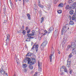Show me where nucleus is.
<instances>
[{
    "label": "nucleus",
    "instance_id": "4be33fe9",
    "mask_svg": "<svg viewBox=\"0 0 76 76\" xmlns=\"http://www.w3.org/2000/svg\"><path fill=\"white\" fill-rule=\"evenodd\" d=\"M1 74H4V75H7V73H5V71H4V70L3 71H2L1 72Z\"/></svg>",
    "mask_w": 76,
    "mask_h": 76
},
{
    "label": "nucleus",
    "instance_id": "f03ea898",
    "mask_svg": "<svg viewBox=\"0 0 76 76\" xmlns=\"http://www.w3.org/2000/svg\"><path fill=\"white\" fill-rule=\"evenodd\" d=\"M69 13L71 15H73L72 18V20H75L76 22V14L75 13V11L73 10H71L69 12Z\"/></svg>",
    "mask_w": 76,
    "mask_h": 76
},
{
    "label": "nucleus",
    "instance_id": "a18cd8bd",
    "mask_svg": "<svg viewBox=\"0 0 76 76\" xmlns=\"http://www.w3.org/2000/svg\"><path fill=\"white\" fill-rule=\"evenodd\" d=\"M26 2H28L29 1V0H25Z\"/></svg>",
    "mask_w": 76,
    "mask_h": 76
},
{
    "label": "nucleus",
    "instance_id": "e433bc0d",
    "mask_svg": "<svg viewBox=\"0 0 76 76\" xmlns=\"http://www.w3.org/2000/svg\"><path fill=\"white\" fill-rule=\"evenodd\" d=\"M28 27H26V31H27V30H28Z\"/></svg>",
    "mask_w": 76,
    "mask_h": 76
},
{
    "label": "nucleus",
    "instance_id": "20e7f679",
    "mask_svg": "<svg viewBox=\"0 0 76 76\" xmlns=\"http://www.w3.org/2000/svg\"><path fill=\"white\" fill-rule=\"evenodd\" d=\"M47 44V40H45V41L43 42L42 43L41 46L40 48L42 50L44 48V47H45L46 46V45Z\"/></svg>",
    "mask_w": 76,
    "mask_h": 76
},
{
    "label": "nucleus",
    "instance_id": "412c9836",
    "mask_svg": "<svg viewBox=\"0 0 76 76\" xmlns=\"http://www.w3.org/2000/svg\"><path fill=\"white\" fill-rule=\"evenodd\" d=\"M23 67V68H26V67H27V65H26V64H23V66H22Z\"/></svg>",
    "mask_w": 76,
    "mask_h": 76
},
{
    "label": "nucleus",
    "instance_id": "f8f14e48",
    "mask_svg": "<svg viewBox=\"0 0 76 76\" xmlns=\"http://www.w3.org/2000/svg\"><path fill=\"white\" fill-rule=\"evenodd\" d=\"M53 31V27H51L49 29V30L48 31V34H50V33H51L52 31Z\"/></svg>",
    "mask_w": 76,
    "mask_h": 76
},
{
    "label": "nucleus",
    "instance_id": "58836bf2",
    "mask_svg": "<svg viewBox=\"0 0 76 76\" xmlns=\"http://www.w3.org/2000/svg\"><path fill=\"white\" fill-rule=\"evenodd\" d=\"M69 71H70V72H69L70 74H72V70H71V69H69Z\"/></svg>",
    "mask_w": 76,
    "mask_h": 76
},
{
    "label": "nucleus",
    "instance_id": "37998d69",
    "mask_svg": "<svg viewBox=\"0 0 76 76\" xmlns=\"http://www.w3.org/2000/svg\"><path fill=\"white\" fill-rule=\"evenodd\" d=\"M32 36H31L30 37H30V38H31V39H33L34 38L33 37H32Z\"/></svg>",
    "mask_w": 76,
    "mask_h": 76
},
{
    "label": "nucleus",
    "instance_id": "72a5a7b5",
    "mask_svg": "<svg viewBox=\"0 0 76 76\" xmlns=\"http://www.w3.org/2000/svg\"><path fill=\"white\" fill-rule=\"evenodd\" d=\"M72 0H69V2L70 3H73V1H72Z\"/></svg>",
    "mask_w": 76,
    "mask_h": 76
},
{
    "label": "nucleus",
    "instance_id": "6e6d98bb",
    "mask_svg": "<svg viewBox=\"0 0 76 76\" xmlns=\"http://www.w3.org/2000/svg\"><path fill=\"white\" fill-rule=\"evenodd\" d=\"M10 3L11 4V3H12V2H11V1H10Z\"/></svg>",
    "mask_w": 76,
    "mask_h": 76
},
{
    "label": "nucleus",
    "instance_id": "1a4fd4ad",
    "mask_svg": "<svg viewBox=\"0 0 76 76\" xmlns=\"http://www.w3.org/2000/svg\"><path fill=\"white\" fill-rule=\"evenodd\" d=\"M71 62V61H70L68 60L67 61V64L66 65V67L69 68L70 66V63Z\"/></svg>",
    "mask_w": 76,
    "mask_h": 76
},
{
    "label": "nucleus",
    "instance_id": "dca6fc26",
    "mask_svg": "<svg viewBox=\"0 0 76 76\" xmlns=\"http://www.w3.org/2000/svg\"><path fill=\"white\" fill-rule=\"evenodd\" d=\"M69 24L70 25H74V22L70 20L69 22Z\"/></svg>",
    "mask_w": 76,
    "mask_h": 76
},
{
    "label": "nucleus",
    "instance_id": "ea45409f",
    "mask_svg": "<svg viewBox=\"0 0 76 76\" xmlns=\"http://www.w3.org/2000/svg\"><path fill=\"white\" fill-rule=\"evenodd\" d=\"M6 8H4V12H6Z\"/></svg>",
    "mask_w": 76,
    "mask_h": 76
},
{
    "label": "nucleus",
    "instance_id": "7c9ffc66",
    "mask_svg": "<svg viewBox=\"0 0 76 76\" xmlns=\"http://www.w3.org/2000/svg\"><path fill=\"white\" fill-rule=\"evenodd\" d=\"M4 70V69H3V68H1L0 69V72L1 73L2 72H3V71Z\"/></svg>",
    "mask_w": 76,
    "mask_h": 76
},
{
    "label": "nucleus",
    "instance_id": "9d476101",
    "mask_svg": "<svg viewBox=\"0 0 76 76\" xmlns=\"http://www.w3.org/2000/svg\"><path fill=\"white\" fill-rule=\"evenodd\" d=\"M10 40V35L9 34H8L7 35V39L6 40V41H7L6 44L9 42Z\"/></svg>",
    "mask_w": 76,
    "mask_h": 76
},
{
    "label": "nucleus",
    "instance_id": "bb28decb",
    "mask_svg": "<svg viewBox=\"0 0 76 76\" xmlns=\"http://www.w3.org/2000/svg\"><path fill=\"white\" fill-rule=\"evenodd\" d=\"M73 56V55H72V53L70 54L69 56V58H70L71 57H72V56Z\"/></svg>",
    "mask_w": 76,
    "mask_h": 76
},
{
    "label": "nucleus",
    "instance_id": "de8ad7c7",
    "mask_svg": "<svg viewBox=\"0 0 76 76\" xmlns=\"http://www.w3.org/2000/svg\"><path fill=\"white\" fill-rule=\"evenodd\" d=\"M66 51H68V50H69V49H68V48H66Z\"/></svg>",
    "mask_w": 76,
    "mask_h": 76
},
{
    "label": "nucleus",
    "instance_id": "3c124183",
    "mask_svg": "<svg viewBox=\"0 0 76 76\" xmlns=\"http://www.w3.org/2000/svg\"><path fill=\"white\" fill-rule=\"evenodd\" d=\"M39 14L40 15H41V12H40L39 13Z\"/></svg>",
    "mask_w": 76,
    "mask_h": 76
},
{
    "label": "nucleus",
    "instance_id": "9b49d317",
    "mask_svg": "<svg viewBox=\"0 0 76 76\" xmlns=\"http://www.w3.org/2000/svg\"><path fill=\"white\" fill-rule=\"evenodd\" d=\"M35 33H32L30 34H27V36L28 37H33V36H34V35H35Z\"/></svg>",
    "mask_w": 76,
    "mask_h": 76
},
{
    "label": "nucleus",
    "instance_id": "4c0bfd02",
    "mask_svg": "<svg viewBox=\"0 0 76 76\" xmlns=\"http://www.w3.org/2000/svg\"><path fill=\"white\" fill-rule=\"evenodd\" d=\"M70 47H71V46L70 45H69L67 46L68 48H70Z\"/></svg>",
    "mask_w": 76,
    "mask_h": 76
},
{
    "label": "nucleus",
    "instance_id": "f3484780",
    "mask_svg": "<svg viewBox=\"0 0 76 76\" xmlns=\"http://www.w3.org/2000/svg\"><path fill=\"white\" fill-rule=\"evenodd\" d=\"M53 56V54H52L50 55V62H51L52 61V56Z\"/></svg>",
    "mask_w": 76,
    "mask_h": 76
},
{
    "label": "nucleus",
    "instance_id": "7ed1b4c3",
    "mask_svg": "<svg viewBox=\"0 0 76 76\" xmlns=\"http://www.w3.org/2000/svg\"><path fill=\"white\" fill-rule=\"evenodd\" d=\"M71 48L72 50V53H73V52L75 51V48H76V42H72L71 43Z\"/></svg>",
    "mask_w": 76,
    "mask_h": 76
},
{
    "label": "nucleus",
    "instance_id": "423d86ee",
    "mask_svg": "<svg viewBox=\"0 0 76 76\" xmlns=\"http://www.w3.org/2000/svg\"><path fill=\"white\" fill-rule=\"evenodd\" d=\"M34 48H35L36 52H37L38 50V45H36V43H35L33 45V47L31 48V50H34Z\"/></svg>",
    "mask_w": 76,
    "mask_h": 76
},
{
    "label": "nucleus",
    "instance_id": "a211bd4d",
    "mask_svg": "<svg viewBox=\"0 0 76 76\" xmlns=\"http://www.w3.org/2000/svg\"><path fill=\"white\" fill-rule=\"evenodd\" d=\"M32 55H33V53H31L30 52H29L27 54V56H32Z\"/></svg>",
    "mask_w": 76,
    "mask_h": 76
},
{
    "label": "nucleus",
    "instance_id": "cd10ccee",
    "mask_svg": "<svg viewBox=\"0 0 76 76\" xmlns=\"http://www.w3.org/2000/svg\"><path fill=\"white\" fill-rule=\"evenodd\" d=\"M31 41V38H27L26 40V41Z\"/></svg>",
    "mask_w": 76,
    "mask_h": 76
},
{
    "label": "nucleus",
    "instance_id": "79ce46f5",
    "mask_svg": "<svg viewBox=\"0 0 76 76\" xmlns=\"http://www.w3.org/2000/svg\"><path fill=\"white\" fill-rule=\"evenodd\" d=\"M23 5H24V3H25V0H23Z\"/></svg>",
    "mask_w": 76,
    "mask_h": 76
},
{
    "label": "nucleus",
    "instance_id": "5fc2aeb1",
    "mask_svg": "<svg viewBox=\"0 0 76 76\" xmlns=\"http://www.w3.org/2000/svg\"><path fill=\"white\" fill-rule=\"evenodd\" d=\"M34 9H36V8H35V6L34 7Z\"/></svg>",
    "mask_w": 76,
    "mask_h": 76
},
{
    "label": "nucleus",
    "instance_id": "6e6552de",
    "mask_svg": "<svg viewBox=\"0 0 76 76\" xmlns=\"http://www.w3.org/2000/svg\"><path fill=\"white\" fill-rule=\"evenodd\" d=\"M76 6V2H74L73 4V5H72L71 6L70 8L71 9H74V8Z\"/></svg>",
    "mask_w": 76,
    "mask_h": 76
},
{
    "label": "nucleus",
    "instance_id": "0eeeda50",
    "mask_svg": "<svg viewBox=\"0 0 76 76\" xmlns=\"http://www.w3.org/2000/svg\"><path fill=\"white\" fill-rule=\"evenodd\" d=\"M42 64V62H40L39 61H38V65L39 66V70L40 72H41V67L42 66L41 65Z\"/></svg>",
    "mask_w": 76,
    "mask_h": 76
},
{
    "label": "nucleus",
    "instance_id": "2eb2a0df",
    "mask_svg": "<svg viewBox=\"0 0 76 76\" xmlns=\"http://www.w3.org/2000/svg\"><path fill=\"white\" fill-rule=\"evenodd\" d=\"M65 9L66 10H67V9H71V8H70V7H69V5H67L65 7Z\"/></svg>",
    "mask_w": 76,
    "mask_h": 76
},
{
    "label": "nucleus",
    "instance_id": "864d4df0",
    "mask_svg": "<svg viewBox=\"0 0 76 76\" xmlns=\"http://www.w3.org/2000/svg\"><path fill=\"white\" fill-rule=\"evenodd\" d=\"M23 28H24V26H23Z\"/></svg>",
    "mask_w": 76,
    "mask_h": 76
},
{
    "label": "nucleus",
    "instance_id": "603ef678",
    "mask_svg": "<svg viewBox=\"0 0 76 76\" xmlns=\"http://www.w3.org/2000/svg\"><path fill=\"white\" fill-rule=\"evenodd\" d=\"M58 53L59 54H60V51H59V52H58Z\"/></svg>",
    "mask_w": 76,
    "mask_h": 76
},
{
    "label": "nucleus",
    "instance_id": "5701e85b",
    "mask_svg": "<svg viewBox=\"0 0 76 76\" xmlns=\"http://www.w3.org/2000/svg\"><path fill=\"white\" fill-rule=\"evenodd\" d=\"M64 43H63V44H64V43H66V41H67V39L64 38Z\"/></svg>",
    "mask_w": 76,
    "mask_h": 76
},
{
    "label": "nucleus",
    "instance_id": "2f4dec72",
    "mask_svg": "<svg viewBox=\"0 0 76 76\" xmlns=\"http://www.w3.org/2000/svg\"><path fill=\"white\" fill-rule=\"evenodd\" d=\"M26 58V59H25L24 60V62H25V63H26V62H27V61H28V60H27V58Z\"/></svg>",
    "mask_w": 76,
    "mask_h": 76
},
{
    "label": "nucleus",
    "instance_id": "c03bdc74",
    "mask_svg": "<svg viewBox=\"0 0 76 76\" xmlns=\"http://www.w3.org/2000/svg\"><path fill=\"white\" fill-rule=\"evenodd\" d=\"M19 1H21V0H18ZM15 1L16 2H18V0H15Z\"/></svg>",
    "mask_w": 76,
    "mask_h": 76
},
{
    "label": "nucleus",
    "instance_id": "39448f33",
    "mask_svg": "<svg viewBox=\"0 0 76 76\" xmlns=\"http://www.w3.org/2000/svg\"><path fill=\"white\" fill-rule=\"evenodd\" d=\"M67 27L66 26H64V27L62 28V31H61V34L62 35H63V34H64L67 31Z\"/></svg>",
    "mask_w": 76,
    "mask_h": 76
},
{
    "label": "nucleus",
    "instance_id": "052dcab7",
    "mask_svg": "<svg viewBox=\"0 0 76 76\" xmlns=\"http://www.w3.org/2000/svg\"><path fill=\"white\" fill-rule=\"evenodd\" d=\"M49 8H50V7H49Z\"/></svg>",
    "mask_w": 76,
    "mask_h": 76
},
{
    "label": "nucleus",
    "instance_id": "a878e982",
    "mask_svg": "<svg viewBox=\"0 0 76 76\" xmlns=\"http://www.w3.org/2000/svg\"><path fill=\"white\" fill-rule=\"evenodd\" d=\"M64 72H65L66 73H67L68 72V71H67V70L66 68H65V69H64Z\"/></svg>",
    "mask_w": 76,
    "mask_h": 76
},
{
    "label": "nucleus",
    "instance_id": "4468645a",
    "mask_svg": "<svg viewBox=\"0 0 76 76\" xmlns=\"http://www.w3.org/2000/svg\"><path fill=\"white\" fill-rule=\"evenodd\" d=\"M26 32V31H25V30H23V32H22V30H20V34H21V33H23V35H25V34Z\"/></svg>",
    "mask_w": 76,
    "mask_h": 76
},
{
    "label": "nucleus",
    "instance_id": "c85d7f7f",
    "mask_svg": "<svg viewBox=\"0 0 76 76\" xmlns=\"http://www.w3.org/2000/svg\"><path fill=\"white\" fill-rule=\"evenodd\" d=\"M43 21H44V18L43 17H42L41 19V23H42Z\"/></svg>",
    "mask_w": 76,
    "mask_h": 76
},
{
    "label": "nucleus",
    "instance_id": "ddd939ff",
    "mask_svg": "<svg viewBox=\"0 0 76 76\" xmlns=\"http://www.w3.org/2000/svg\"><path fill=\"white\" fill-rule=\"evenodd\" d=\"M38 5L39 6V7H41V8H44V6L42 5H41L40 4V1H39L38 2Z\"/></svg>",
    "mask_w": 76,
    "mask_h": 76
},
{
    "label": "nucleus",
    "instance_id": "13d9d810",
    "mask_svg": "<svg viewBox=\"0 0 76 76\" xmlns=\"http://www.w3.org/2000/svg\"><path fill=\"white\" fill-rule=\"evenodd\" d=\"M75 12L76 13V10H75Z\"/></svg>",
    "mask_w": 76,
    "mask_h": 76
},
{
    "label": "nucleus",
    "instance_id": "8fccbe9b",
    "mask_svg": "<svg viewBox=\"0 0 76 76\" xmlns=\"http://www.w3.org/2000/svg\"><path fill=\"white\" fill-rule=\"evenodd\" d=\"M55 2H57L58 1V0H54Z\"/></svg>",
    "mask_w": 76,
    "mask_h": 76
},
{
    "label": "nucleus",
    "instance_id": "f704fd0d",
    "mask_svg": "<svg viewBox=\"0 0 76 76\" xmlns=\"http://www.w3.org/2000/svg\"><path fill=\"white\" fill-rule=\"evenodd\" d=\"M69 20H72V17H71L70 16H69Z\"/></svg>",
    "mask_w": 76,
    "mask_h": 76
},
{
    "label": "nucleus",
    "instance_id": "b1692460",
    "mask_svg": "<svg viewBox=\"0 0 76 76\" xmlns=\"http://www.w3.org/2000/svg\"><path fill=\"white\" fill-rule=\"evenodd\" d=\"M57 12L58 13L60 14V13H62V11L61 10H59L57 11Z\"/></svg>",
    "mask_w": 76,
    "mask_h": 76
},
{
    "label": "nucleus",
    "instance_id": "bf43d9fd",
    "mask_svg": "<svg viewBox=\"0 0 76 76\" xmlns=\"http://www.w3.org/2000/svg\"><path fill=\"white\" fill-rule=\"evenodd\" d=\"M52 50H53V49L52 48Z\"/></svg>",
    "mask_w": 76,
    "mask_h": 76
},
{
    "label": "nucleus",
    "instance_id": "a19ab883",
    "mask_svg": "<svg viewBox=\"0 0 76 76\" xmlns=\"http://www.w3.org/2000/svg\"><path fill=\"white\" fill-rule=\"evenodd\" d=\"M32 33H33L34 34H35V31H34V30H32Z\"/></svg>",
    "mask_w": 76,
    "mask_h": 76
},
{
    "label": "nucleus",
    "instance_id": "c756f323",
    "mask_svg": "<svg viewBox=\"0 0 76 76\" xmlns=\"http://www.w3.org/2000/svg\"><path fill=\"white\" fill-rule=\"evenodd\" d=\"M34 76H38V72H35Z\"/></svg>",
    "mask_w": 76,
    "mask_h": 76
},
{
    "label": "nucleus",
    "instance_id": "4d7b16f0",
    "mask_svg": "<svg viewBox=\"0 0 76 76\" xmlns=\"http://www.w3.org/2000/svg\"><path fill=\"white\" fill-rule=\"evenodd\" d=\"M69 29V28H68V29Z\"/></svg>",
    "mask_w": 76,
    "mask_h": 76
},
{
    "label": "nucleus",
    "instance_id": "c9c22d12",
    "mask_svg": "<svg viewBox=\"0 0 76 76\" xmlns=\"http://www.w3.org/2000/svg\"><path fill=\"white\" fill-rule=\"evenodd\" d=\"M45 33H48V34H49V33H48V31H46V30H45Z\"/></svg>",
    "mask_w": 76,
    "mask_h": 76
},
{
    "label": "nucleus",
    "instance_id": "09e8293b",
    "mask_svg": "<svg viewBox=\"0 0 76 76\" xmlns=\"http://www.w3.org/2000/svg\"><path fill=\"white\" fill-rule=\"evenodd\" d=\"M24 71L25 72H26L27 71L26 69H24Z\"/></svg>",
    "mask_w": 76,
    "mask_h": 76
},
{
    "label": "nucleus",
    "instance_id": "aec40b11",
    "mask_svg": "<svg viewBox=\"0 0 76 76\" xmlns=\"http://www.w3.org/2000/svg\"><path fill=\"white\" fill-rule=\"evenodd\" d=\"M63 6H64L63 4L62 3H61L58 6L60 7H63Z\"/></svg>",
    "mask_w": 76,
    "mask_h": 76
},
{
    "label": "nucleus",
    "instance_id": "49530a36",
    "mask_svg": "<svg viewBox=\"0 0 76 76\" xmlns=\"http://www.w3.org/2000/svg\"><path fill=\"white\" fill-rule=\"evenodd\" d=\"M63 75V72H61V75Z\"/></svg>",
    "mask_w": 76,
    "mask_h": 76
},
{
    "label": "nucleus",
    "instance_id": "6ab92c4d",
    "mask_svg": "<svg viewBox=\"0 0 76 76\" xmlns=\"http://www.w3.org/2000/svg\"><path fill=\"white\" fill-rule=\"evenodd\" d=\"M27 15L28 18V19H29V20H30L31 19V16H30L29 14H27Z\"/></svg>",
    "mask_w": 76,
    "mask_h": 76
},
{
    "label": "nucleus",
    "instance_id": "f257e3e1",
    "mask_svg": "<svg viewBox=\"0 0 76 76\" xmlns=\"http://www.w3.org/2000/svg\"><path fill=\"white\" fill-rule=\"evenodd\" d=\"M27 60H28V63L29 64V67L30 69H31L32 70L33 69V66L32 65V64H35V63H36V60L35 59H33L32 61H31V59L29 58H27Z\"/></svg>",
    "mask_w": 76,
    "mask_h": 76
},
{
    "label": "nucleus",
    "instance_id": "393cba45",
    "mask_svg": "<svg viewBox=\"0 0 76 76\" xmlns=\"http://www.w3.org/2000/svg\"><path fill=\"white\" fill-rule=\"evenodd\" d=\"M61 69H63L64 70V69H65L66 68L64 66V65H63L61 67Z\"/></svg>",
    "mask_w": 76,
    "mask_h": 76
},
{
    "label": "nucleus",
    "instance_id": "473e14b6",
    "mask_svg": "<svg viewBox=\"0 0 76 76\" xmlns=\"http://www.w3.org/2000/svg\"><path fill=\"white\" fill-rule=\"evenodd\" d=\"M31 31L29 29L28 31H27V34H29L30 32V31Z\"/></svg>",
    "mask_w": 76,
    "mask_h": 76
}]
</instances>
